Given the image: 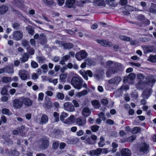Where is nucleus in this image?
Masks as SVG:
<instances>
[{
  "mask_svg": "<svg viewBox=\"0 0 156 156\" xmlns=\"http://www.w3.org/2000/svg\"><path fill=\"white\" fill-rule=\"evenodd\" d=\"M136 138V136L135 135H133L127 138L126 140L127 141L130 142L133 141L134 140H135Z\"/></svg>",
  "mask_w": 156,
  "mask_h": 156,
  "instance_id": "nucleus-40",
  "label": "nucleus"
},
{
  "mask_svg": "<svg viewBox=\"0 0 156 156\" xmlns=\"http://www.w3.org/2000/svg\"><path fill=\"white\" fill-rule=\"evenodd\" d=\"M83 80L80 77H73L71 80V84L75 88L78 90L80 89L83 87Z\"/></svg>",
  "mask_w": 156,
  "mask_h": 156,
  "instance_id": "nucleus-2",
  "label": "nucleus"
},
{
  "mask_svg": "<svg viewBox=\"0 0 156 156\" xmlns=\"http://www.w3.org/2000/svg\"><path fill=\"white\" fill-rule=\"evenodd\" d=\"M101 104L103 105H106L108 103V101L106 99H102L101 101Z\"/></svg>",
  "mask_w": 156,
  "mask_h": 156,
  "instance_id": "nucleus-64",
  "label": "nucleus"
},
{
  "mask_svg": "<svg viewBox=\"0 0 156 156\" xmlns=\"http://www.w3.org/2000/svg\"><path fill=\"white\" fill-rule=\"evenodd\" d=\"M113 79L115 84H117L119 83L121 80V79L120 77H115Z\"/></svg>",
  "mask_w": 156,
  "mask_h": 156,
  "instance_id": "nucleus-42",
  "label": "nucleus"
},
{
  "mask_svg": "<svg viewBox=\"0 0 156 156\" xmlns=\"http://www.w3.org/2000/svg\"><path fill=\"white\" fill-rule=\"evenodd\" d=\"M59 145V142L58 141H53L52 147L53 149L56 150L58 148Z\"/></svg>",
  "mask_w": 156,
  "mask_h": 156,
  "instance_id": "nucleus-35",
  "label": "nucleus"
},
{
  "mask_svg": "<svg viewBox=\"0 0 156 156\" xmlns=\"http://www.w3.org/2000/svg\"><path fill=\"white\" fill-rule=\"evenodd\" d=\"M120 153L122 156H130L131 154L129 150L126 148L122 149Z\"/></svg>",
  "mask_w": 156,
  "mask_h": 156,
  "instance_id": "nucleus-14",
  "label": "nucleus"
},
{
  "mask_svg": "<svg viewBox=\"0 0 156 156\" xmlns=\"http://www.w3.org/2000/svg\"><path fill=\"white\" fill-rule=\"evenodd\" d=\"M72 102L73 104L74 107H79V105L78 102L75 100H74L72 101Z\"/></svg>",
  "mask_w": 156,
  "mask_h": 156,
  "instance_id": "nucleus-59",
  "label": "nucleus"
},
{
  "mask_svg": "<svg viewBox=\"0 0 156 156\" xmlns=\"http://www.w3.org/2000/svg\"><path fill=\"white\" fill-rule=\"evenodd\" d=\"M156 80L153 77H149L148 79V82L149 84L153 83L155 82Z\"/></svg>",
  "mask_w": 156,
  "mask_h": 156,
  "instance_id": "nucleus-51",
  "label": "nucleus"
},
{
  "mask_svg": "<svg viewBox=\"0 0 156 156\" xmlns=\"http://www.w3.org/2000/svg\"><path fill=\"white\" fill-rule=\"evenodd\" d=\"M20 26V25L17 23H15L12 24V27L15 29H18Z\"/></svg>",
  "mask_w": 156,
  "mask_h": 156,
  "instance_id": "nucleus-54",
  "label": "nucleus"
},
{
  "mask_svg": "<svg viewBox=\"0 0 156 156\" xmlns=\"http://www.w3.org/2000/svg\"><path fill=\"white\" fill-rule=\"evenodd\" d=\"M53 115L55 117V122H57L59 120V114L56 112L54 113Z\"/></svg>",
  "mask_w": 156,
  "mask_h": 156,
  "instance_id": "nucleus-43",
  "label": "nucleus"
},
{
  "mask_svg": "<svg viewBox=\"0 0 156 156\" xmlns=\"http://www.w3.org/2000/svg\"><path fill=\"white\" fill-rule=\"evenodd\" d=\"M76 124L79 126H84L86 123V119L83 117H79L76 119Z\"/></svg>",
  "mask_w": 156,
  "mask_h": 156,
  "instance_id": "nucleus-7",
  "label": "nucleus"
},
{
  "mask_svg": "<svg viewBox=\"0 0 156 156\" xmlns=\"http://www.w3.org/2000/svg\"><path fill=\"white\" fill-rule=\"evenodd\" d=\"M26 49L28 53L30 55H32L34 54V50L33 48H31L30 46Z\"/></svg>",
  "mask_w": 156,
  "mask_h": 156,
  "instance_id": "nucleus-33",
  "label": "nucleus"
},
{
  "mask_svg": "<svg viewBox=\"0 0 156 156\" xmlns=\"http://www.w3.org/2000/svg\"><path fill=\"white\" fill-rule=\"evenodd\" d=\"M75 120V117L73 115H71L64 122V123L66 124H70L73 123Z\"/></svg>",
  "mask_w": 156,
  "mask_h": 156,
  "instance_id": "nucleus-18",
  "label": "nucleus"
},
{
  "mask_svg": "<svg viewBox=\"0 0 156 156\" xmlns=\"http://www.w3.org/2000/svg\"><path fill=\"white\" fill-rule=\"evenodd\" d=\"M38 75L36 73H34L32 75V79L33 80L37 79L38 78Z\"/></svg>",
  "mask_w": 156,
  "mask_h": 156,
  "instance_id": "nucleus-61",
  "label": "nucleus"
},
{
  "mask_svg": "<svg viewBox=\"0 0 156 156\" xmlns=\"http://www.w3.org/2000/svg\"><path fill=\"white\" fill-rule=\"evenodd\" d=\"M106 124L110 125H112L114 124V121L110 119H108L106 121Z\"/></svg>",
  "mask_w": 156,
  "mask_h": 156,
  "instance_id": "nucleus-60",
  "label": "nucleus"
},
{
  "mask_svg": "<svg viewBox=\"0 0 156 156\" xmlns=\"http://www.w3.org/2000/svg\"><path fill=\"white\" fill-rule=\"evenodd\" d=\"M152 92V90L151 88H149L146 89L142 93L141 95L143 98L147 99L151 95Z\"/></svg>",
  "mask_w": 156,
  "mask_h": 156,
  "instance_id": "nucleus-8",
  "label": "nucleus"
},
{
  "mask_svg": "<svg viewBox=\"0 0 156 156\" xmlns=\"http://www.w3.org/2000/svg\"><path fill=\"white\" fill-rule=\"evenodd\" d=\"M119 3L122 5H126L127 3V0H120Z\"/></svg>",
  "mask_w": 156,
  "mask_h": 156,
  "instance_id": "nucleus-63",
  "label": "nucleus"
},
{
  "mask_svg": "<svg viewBox=\"0 0 156 156\" xmlns=\"http://www.w3.org/2000/svg\"><path fill=\"white\" fill-rule=\"evenodd\" d=\"M39 62L42 63L45 60V58L43 56H39L37 57Z\"/></svg>",
  "mask_w": 156,
  "mask_h": 156,
  "instance_id": "nucleus-49",
  "label": "nucleus"
},
{
  "mask_svg": "<svg viewBox=\"0 0 156 156\" xmlns=\"http://www.w3.org/2000/svg\"><path fill=\"white\" fill-rule=\"evenodd\" d=\"M23 103L27 106H31L32 104V101L28 98H25L23 100Z\"/></svg>",
  "mask_w": 156,
  "mask_h": 156,
  "instance_id": "nucleus-19",
  "label": "nucleus"
},
{
  "mask_svg": "<svg viewBox=\"0 0 156 156\" xmlns=\"http://www.w3.org/2000/svg\"><path fill=\"white\" fill-rule=\"evenodd\" d=\"M49 144V141L48 139H42L40 148L41 149H46L48 147Z\"/></svg>",
  "mask_w": 156,
  "mask_h": 156,
  "instance_id": "nucleus-12",
  "label": "nucleus"
},
{
  "mask_svg": "<svg viewBox=\"0 0 156 156\" xmlns=\"http://www.w3.org/2000/svg\"><path fill=\"white\" fill-rule=\"evenodd\" d=\"M99 128V126L97 125L92 126L90 127V129L92 131L94 132H95L98 131Z\"/></svg>",
  "mask_w": 156,
  "mask_h": 156,
  "instance_id": "nucleus-34",
  "label": "nucleus"
},
{
  "mask_svg": "<svg viewBox=\"0 0 156 156\" xmlns=\"http://www.w3.org/2000/svg\"><path fill=\"white\" fill-rule=\"evenodd\" d=\"M78 5L80 7H83L84 5L87 2V0H76Z\"/></svg>",
  "mask_w": 156,
  "mask_h": 156,
  "instance_id": "nucleus-28",
  "label": "nucleus"
},
{
  "mask_svg": "<svg viewBox=\"0 0 156 156\" xmlns=\"http://www.w3.org/2000/svg\"><path fill=\"white\" fill-rule=\"evenodd\" d=\"M29 58V55L26 53H24L22 58L20 59V61L24 63L28 60Z\"/></svg>",
  "mask_w": 156,
  "mask_h": 156,
  "instance_id": "nucleus-23",
  "label": "nucleus"
},
{
  "mask_svg": "<svg viewBox=\"0 0 156 156\" xmlns=\"http://www.w3.org/2000/svg\"><path fill=\"white\" fill-rule=\"evenodd\" d=\"M136 75L133 73H131L129 74L128 76V78L130 80H133L135 78Z\"/></svg>",
  "mask_w": 156,
  "mask_h": 156,
  "instance_id": "nucleus-38",
  "label": "nucleus"
},
{
  "mask_svg": "<svg viewBox=\"0 0 156 156\" xmlns=\"http://www.w3.org/2000/svg\"><path fill=\"white\" fill-rule=\"evenodd\" d=\"M17 129L19 130V132L22 133V135L25 134H23L25 129V127L24 126H22L18 128Z\"/></svg>",
  "mask_w": 156,
  "mask_h": 156,
  "instance_id": "nucleus-47",
  "label": "nucleus"
},
{
  "mask_svg": "<svg viewBox=\"0 0 156 156\" xmlns=\"http://www.w3.org/2000/svg\"><path fill=\"white\" fill-rule=\"evenodd\" d=\"M68 116L67 114L65 112H62L60 115V119L61 121L64 120V119Z\"/></svg>",
  "mask_w": 156,
  "mask_h": 156,
  "instance_id": "nucleus-45",
  "label": "nucleus"
},
{
  "mask_svg": "<svg viewBox=\"0 0 156 156\" xmlns=\"http://www.w3.org/2000/svg\"><path fill=\"white\" fill-rule=\"evenodd\" d=\"M21 44L26 49L30 46L28 41L25 39H23L22 40Z\"/></svg>",
  "mask_w": 156,
  "mask_h": 156,
  "instance_id": "nucleus-26",
  "label": "nucleus"
},
{
  "mask_svg": "<svg viewBox=\"0 0 156 156\" xmlns=\"http://www.w3.org/2000/svg\"><path fill=\"white\" fill-rule=\"evenodd\" d=\"M78 139L76 138L69 137L66 139V142L69 144H74L78 141Z\"/></svg>",
  "mask_w": 156,
  "mask_h": 156,
  "instance_id": "nucleus-15",
  "label": "nucleus"
},
{
  "mask_svg": "<svg viewBox=\"0 0 156 156\" xmlns=\"http://www.w3.org/2000/svg\"><path fill=\"white\" fill-rule=\"evenodd\" d=\"M107 66L110 67L106 72L107 77H109L112 74H115L118 71L122 70L124 69L123 66L120 63L111 61H108L106 63Z\"/></svg>",
  "mask_w": 156,
  "mask_h": 156,
  "instance_id": "nucleus-1",
  "label": "nucleus"
},
{
  "mask_svg": "<svg viewBox=\"0 0 156 156\" xmlns=\"http://www.w3.org/2000/svg\"><path fill=\"white\" fill-rule=\"evenodd\" d=\"M26 29L28 33L31 35H33L34 33V29L31 26H28L26 27Z\"/></svg>",
  "mask_w": 156,
  "mask_h": 156,
  "instance_id": "nucleus-24",
  "label": "nucleus"
},
{
  "mask_svg": "<svg viewBox=\"0 0 156 156\" xmlns=\"http://www.w3.org/2000/svg\"><path fill=\"white\" fill-rule=\"evenodd\" d=\"M149 12L153 14L156 13V4L152 3L149 9Z\"/></svg>",
  "mask_w": 156,
  "mask_h": 156,
  "instance_id": "nucleus-20",
  "label": "nucleus"
},
{
  "mask_svg": "<svg viewBox=\"0 0 156 156\" xmlns=\"http://www.w3.org/2000/svg\"><path fill=\"white\" fill-rule=\"evenodd\" d=\"M25 70H20L19 72V75L21 79L23 80H26L27 79V75L25 73Z\"/></svg>",
  "mask_w": 156,
  "mask_h": 156,
  "instance_id": "nucleus-16",
  "label": "nucleus"
},
{
  "mask_svg": "<svg viewBox=\"0 0 156 156\" xmlns=\"http://www.w3.org/2000/svg\"><path fill=\"white\" fill-rule=\"evenodd\" d=\"M44 97V94L42 93H40L38 94V101H42Z\"/></svg>",
  "mask_w": 156,
  "mask_h": 156,
  "instance_id": "nucleus-53",
  "label": "nucleus"
},
{
  "mask_svg": "<svg viewBox=\"0 0 156 156\" xmlns=\"http://www.w3.org/2000/svg\"><path fill=\"white\" fill-rule=\"evenodd\" d=\"M139 151L143 154H147L149 150V145L146 143H142L139 147Z\"/></svg>",
  "mask_w": 156,
  "mask_h": 156,
  "instance_id": "nucleus-3",
  "label": "nucleus"
},
{
  "mask_svg": "<svg viewBox=\"0 0 156 156\" xmlns=\"http://www.w3.org/2000/svg\"><path fill=\"white\" fill-rule=\"evenodd\" d=\"M13 106L17 109L20 108L23 106V102L18 99H15L13 101Z\"/></svg>",
  "mask_w": 156,
  "mask_h": 156,
  "instance_id": "nucleus-9",
  "label": "nucleus"
},
{
  "mask_svg": "<svg viewBox=\"0 0 156 156\" xmlns=\"http://www.w3.org/2000/svg\"><path fill=\"white\" fill-rule=\"evenodd\" d=\"M92 105L97 108H99L100 106V104L98 101L94 100L92 101Z\"/></svg>",
  "mask_w": 156,
  "mask_h": 156,
  "instance_id": "nucleus-31",
  "label": "nucleus"
},
{
  "mask_svg": "<svg viewBox=\"0 0 156 156\" xmlns=\"http://www.w3.org/2000/svg\"><path fill=\"white\" fill-rule=\"evenodd\" d=\"M1 100L3 102H7L9 100V98L6 96H3L1 97Z\"/></svg>",
  "mask_w": 156,
  "mask_h": 156,
  "instance_id": "nucleus-56",
  "label": "nucleus"
},
{
  "mask_svg": "<svg viewBox=\"0 0 156 156\" xmlns=\"http://www.w3.org/2000/svg\"><path fill=\"white\" fill-rule=\"evenodd\" d=\"M48 116L45 114H43L40 119L39 124L41 125L45 124L48 122Z\"/></svg>",
  "mask_w": 156,
  "mask_h": 156,
  "instance_id": "nucleus-13",
  "label": "nucleus"
},
{
  "mask_svg": "<svg viewBox=\"0 0 156 156\" xmlns=\"http://www.w3.org/2000/svg\"><path fill=\"white\" fill-rule=\"evenodd\" d=\"M62 47L64 49H69L73 48V45L70 43H64Z\"/></svg>",
  "mask_w": 156,
  "mask_h": 156,
  "instance_id": "nucleus-25",
  "label": "nucleus"
},
{
  "mask_svg": "<svg viewBox=\"0 0 156 156\" xmlns=\"http://www.w3.org/2000/svg\"><path fill=\"white\" fill-rule=\"evenodd\" d=\"M119 37L121 40L127 41H130V44L132 45H135L138 44V42L137 40H133L131 38L126 36L121 35L119 36Z\"/></svg>",
  "mask_w": 156,
  "mask_h": 156,
  "instance_id": "nucleus-4",
  "label": "nucleus"
},
{
  "mask_svg": "<svg viewBox=\"0 0 156 156\" xmlns=\"http://www.w3.org/2000/svg\"><path fill=\"white\" fill-rule=\"evenodd\" d=\"M7 90L5 87H4L2 88L1 91V94L2 95L7 94Z\"/></svg>",
  "mask_w": 156,
  "mask_h": 156,
  "instance_id": "nucleus-41",
  "label": "nucleus"
},
{
  "mask_svg": "<svg viewBox=\"0 0 156 156\" xmlns=\"http://www.w3.org/2000/svg\"><path fill=\"white\" fill-rule=\"evenodd\" d=\"M83 58L84 59L88 55L87 53L85 50L80 51Z\"/></svg>",
  "mask_w": 156,
  "mask_h": 156,
  "instance_id": "nucleus-52",
  "label": "nucleus"
},
{
  "mask_svg": "<svg viewBox=\"0 0 156 156\" xmlns=\"http://www.w3.org/2000/svg\"><path fill=\"white\" fill-rule=\"evenodd\" d=\"M64 109L69 112H73L75 111V108L73 104L69 102L65 103L64 104Z\"/></svg>",
  "mask_w": 156,
  "mask_h": 156,
  "instance_id": "nucleus-6",
  "label": "nucleus"
},
{
  "mask_svg": "<svg viewBox=\"0 0 156 156\" xmlns=\"http://www.w3.org/2000/svg\"><path fill=\"white\" fill-rule=\"evenodd\" d=\"M87 93V91L86 90H84L81 92H78V95L80 97L82 96L86 95Z\"/></svg>",
  "mask_w": 156,
  "mask_h": 156,
  "instance_id": "nucleus-44",
  "label": "nucleus"
},
{
  "mask_svg": "<svg viewBox=\"0 0 156 156\" xmlns=\"http://www.w3.org/2000/svg\"><path fill=\"white\" fill-rule=\"evenodd\" d=\"M5 72L9 74L12 73H13L14 70L12 68L9 67H6L4 68Z\"/></svg>",
  "mask_w": 156,
  "mask_h": 156,
  "instance_id": "nucleus-30",
  "label": "nucleus"
},
{
  "mask_svg": "<svg viewBox=\"0 0 156 156\" xmlns=\"http://www.w3.org/2000/svg\"><path fill=\"white\" fill-rule=\"evenodd\" d=\"M97 42L101 45L105 47H111L112 46L111 42L103 40H96Z\"/></svg>",
  "mask_w": 156,
  "mask_h": 156,
  "instance_id": "nucleus-10",
  "label": "nucleus"
},
{
  "mask_svg": "<svg viewBox=\"0 0 156 156\" xmlns=\"http://www.w3.org/2000/svg\"><path fill=\"white\" fill-rule=\"evenodd\" d=\"M96 155L98 156L102 152V148H98L95 150Z\"/></svg>",
  "mask_w": 156,
  "mask_h": 156,
  "instance_id": "nucleus-55",
  "label": "nucleus"
},
{
  "mask_svg": "<svg viewBox=\"0 0 156 156\" xmlns=\"http://www.w3.org/2000/svg\"><path fill=\"white\" fill-rule=\"evenodd\" d=\"M8 10V7L5 5H3L0 6V14L6 13Z\"/></svg>",
  "mask_w": 156,
  "mask_h": 156,
  "instance_id": "nucleus-17",
  "label": "nucleus"
},
{
  "mask_svg": "<svg viewBox=\"0 0 156 156\" xmlns=\"http://www.w3.org/2000/svg\"><path fill=\"white\" fill-rule=\"evenodd\" d=\"M86 62V63L89 65H92L93 64L94 62L90 58H87L85 60Z\"/></svg>",
  "mask_w": 156,
  "mask_h": 156,
  "instance_id": "nucleus-50",
  "label": "nucleus"
},
{
  "mask_svg": "<svg viewBox=\"0 0 156 156\" xmlns=\"http://www.w3.org/2000/svg\"><path fill=\"white\" fill-rule=\"evenodd\" d=\"M129 89L128 86L127 85H123L120 88L121 90H127Z\"/></svg>",
  "mask_w": 156,
  "mask_h": 156,
  "instance_id": "nucleus-57",
  "label": "nucleus"
},
{
  "mask_svg": "<svg viewBox=\"0 0 156 156\" xmlns=\"http://www.w3.org/2000/svg\"><path fill=\"white\" fill-rule=\"evenodd\" d=\"M64 95L62 93L60 92L57 93L56 97L58 99L62 100L64 98Z\"/></svg>",
  "mask_w": 156,
  "mask_h": 156,
  "instance_id": "nucleus-37",
  "label": "nucleus"
},
{
  "mask_svg": "<svg viewBox=\"0 0 156 156\" xmlns=\"http://www.w3.org/2000/svg\"><path fill=\"white\" fill-rule=\"evenodd\" d=\"M84 142L86 144L90 145L94 144L96 142V141H94L92 140L90 137L88 138L85 140Z\"/></svg>",
  "mask_w": 156,
  "mask_h": 156,
  "instance_id": "nucleus-27",
  "label": "nucleus"
},
{
  "mask_svg": "<svg viewBox=\"0 0 156 156\" xmlns=\"http://www.w3.org/2000/svg\"><path fill=\"white\" fill-rule=\"evenodd\" d=\"M140 128L138 127H135L132 129V132L133 134H136L138 133L140 130Z\"/></svg>",
  "mask_w": 156,
  "mask_h": 156,
  "instance_id": "nucleus-36",
  "label": "nucleus"
},
{
  "mask_svg": "<svg viewBox=\"0 0 156 156\" xmlns=\"http://www.w3.org/2000/svg\"><path fill=\"white\" fill-rule=\"evenodd\" d=\"M44 3L48 5H54V1L53 0H43Z\"/></svg>",
  "mask_w": 156,
  "mask_h": 156,
  "instance_id": "nucleus-32",
  "label": "nucleus"
},
{
  "mask_svg": "<svg viewBox=\"0 0 156 156\" xmlns=\"http://www.w3.org/2000/svg\"><path fill=\"white\" fill-rule=\"evenodd\" d=\"M9 110L8 109L4 108L2 109V112L3 114H6L9 113Z\"/></svg>",
  "mask_w": 156,
  "mask_h": 156,
  "instance_id": "nucleus-58",
  "label": "nucleus"
},
{
  "mask_svg": "<svg viewBox=\"0 0 156 156\" xmlns=\"http://www.w3.org/2000/svg\"><path fill=\"white\" fill-rule=\"evenodd\" d=\"M67 75L66 74H62L60 76V80L63 81L66 78Z\"/></svg>",
  "mask_w": 156,
  "mask_h": 156,
  "instance_id": "nucleus-48",
  "label": "nucleus"
},
{
  "mask_svg": "<svg viewBox=\"0 0 156 156\" xmlns=\"http://www.w3.org/2000/svg\"><path fill=\"white\" fill-rule=\"evenodd\" d=\"M74 2V0H66L65 4L67 7L70 8L73 7Z\"/></svg>",
  "mask_w": 156,
  "mask_h": 156,
  "instance_id": "nucleus-21",
  "label": "nucleus"
},
{
  "mask_svg": "<svg viewBox=\"0 0 156 156\" xmlns=\"http://www.w3.org/2000/svg\"><path fill=\"white\" fill-rule=\"evenodd\" d=\"M12 81V79L11 77L4 76L2 78V81L3 83H8Z\"/></svg>",
  "mask_w": 156,
  "mask_h": 156,
  "instance_id": "nucleus-22",
  "label": "nucleus"
},
{
  "mask_svg": "<svg viewBox=\"0 0 156 156\" xmlns=\"http://www.w3.org/2000/svg\"><path fill=\"white\" fill-rule=\"evenodd\" d=\"M66 143L63 142L61 143L59 146V148L60 149H63L66 147Z\"/></svg>",
  "mask_w": 156,
  "mask_h": 156,
  "instance_id": "nucleus-62",
  "label": "nucleus"
},
{
  "mask_svg": "<svg viewBox=\"0 0 156 156\" xmlns=\"http://www.w3.org/2000/svg\"><path fill=\"white\" fill-rule=\"evenodd\" d=\"M31 66L33 68H36L38 67V65L37 63L35 62L32 61L31 63Z\"/></svg>",
  "mask_w": 156,
  "mask_h": 156,
  "instance_id": "nucleus-46",
  "label": "nucleus"
},
{
  "mask_svg": "<svg viewBox=\"0 0 156 156\" xmlns=\"http://www.w3.org/2000/svg\"><path fill=\"white\" fill-rule=\"evenodd\" d=\"M23 36V33L21 30H17L15 31L13 34V38L14 40L18 41L21 40Z\"/></svg>",
  "mask_w": 156,
  "mask_h": 156,
  "instance_id": "nucleus-5",
  "label": "nucleus"
},
{
  "mask_svg": "<svg viewBox=\"0 0 156 156\" xmlns=\"http://www.w3.org/2000/svg\"><path fill=\"white\" fill-rule=\"evenodd\" d=\"M81 51L77 52L75 55V58L78 61H80L83 59Z\"/></svg>",
  "mask_w": 156,
  "mask_h": 156,
  "instance_id": "nucleus-29",
  "label": "nucleus"
},
{
  "mask_svg": "<svg viewBox=\"0 0 156 156\" xmlns=\"http://www.w3.org/2000/svg\"><path fill=\"white\" fill-rule=\"evenodd\" d=\"M81 113L83 116L86 117L90 115L91 111L88 107H85L83 108Z\"/></svg>",
  "mask_w": 156,
  "mask_h": 156,
  "instance_id": "nucleus-11",
  "label": "nucleus"
},
{
  "mask_svg": "<svg viewBox=\"0 0 156 156\" xmlns=\"http://www.w3.org/2000/svg\"><path fill=\"white\" fill-rule=\"evenodd\" d=\"M149 61L152 62H156V54L155 55H150L149 56Z\"/></svg>",
  "mask_w": 156,
  "mask_h": 156,
  "instance_id": "nucleus-39",
  "label": "nucleus"
}]
</instances>
